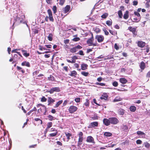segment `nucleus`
<instances>
[{
    "mask_svg": "<svg viewBox=\"0 0 150 150\" xmlns=\"http://www.w3.org/2000/svg\"><path fill=\"white\" fill-rule=\"evenodd\" d=\"M13 18L11 19V23H12L13 22V25L14 23L18 24L21 23L23 21V18L24 17L22 14H18L17 13L14 14V15H13Z\"/></svg>",
    "mask_w": 150,
    "mask_h": 150,
    "instance_id": "obj_1",
    "label": "nucleus"
},
{
    "mask_svg": "<svg viewBox=\"0 0 150 150\" xmlns=\"http://www.w3.org/2000/svg\"><path fill=\"white\" fill-rule=\"evenodd\" d=\"M94 38L93 37V35H92V37L89 39L87 41V43L89 45V46H96L97 45V42H93L94 41Z\"/></svg>",
    "mask_w": 150,
    "mask_h": 150,
    "instance_id": "obj_2",
    "label": "nucleus"
},
{
    "mask_svg": "<svg viewBox=\"0 0 150 150\" xmlns=\"http://www.w3.org/2000/svg\"><path fill=\"white\" fill-rule=\"evenodd\" d=\"M79 137V140L78 143V145L79 146L80 145L82 144V141L83 140V134L82 132H80L78 134Z\"/></svg>",
    "mask_w": 150,
    "mask_h": 150,
    "instance_id": "obj_3",
    "label": "nucleus"
},
{
    "mask_svg": "<svg viewBox=\"0 0 150 150\" xmlns=\"http://www.w3.org/2000/svg\"><path fill=\"white\" fill-rule=\"evenodd\" d=\"M82 47L80 46V45H77L72 48L70 49V52L72 53H75L80 49H82Z\"/></svg>",
    "mask_w": 150,
    "mask_h": 150,
    "instance_id": "obj_4",
    "label": "nucleus"
},
{
    "mask_svg": "<svg viewBox=\"0 0 150 150\" xmlns=\"http://www.w3.org/2000/svg\"><path fill=\"white\" fill-rule=\"evenodd\" d=\"M38 112L40 113L41 112H43V114L44 115H45L46 112L47 111L46 108L45 106L43 105L42 106L40 107L39 109L38 110Z\"/></svg>",
    "mask_w": 150,
    "mask_h": 150,
    "instance_id": "obj_5",
    "label": "nucleus"
},
{
    "mask_svg": "<svg viewBox=\"0 0 150 150\" xmlns=\"http://www.w3.org/2000/svg\"><path fill=\"white\" fill-rule=\"evenodd\" d=\"M109 118L110 124L116 125L119 122V120L116 117H111Z\"/></svg>",
    "mask_w": 150,
    "mask_h": 150,
    "instance_id": "obj_6",
    "label": "nucleus"
},
{
    "mask_svg": "<svg viewBox=\"0 0 150 150\" xmlns=\"http://www.w3.org/2000/svg\"><path fill=\"white\" fill-rule=\"evenodd\" d=\"M98 122H91L89 125L88 128L91 129L94 128L95 127H97L98 126Z\"/></svg>",
    "mask_w": 150,
    "mask_h": 150,
    "instance_id": "obj_7",
    "label": "nucleus"
},
{
    "mask_svg": "<svg viewBox=\"0 0 150 150\" xmlns=\"http://www.w3.org/2000/svg\"><path fill=\"white\" fill-rule=\"evenodd\" d=\"M60 91V90L59 87H55L51 88L48 92L50 93V94H52L54 92H59Z\"/></svg>",
    "mask_w": 150,
    "mask_h": 150,
    "instance_id": "obj_8",
    "label": "nucleus"
},
{
    "mask_svg": "<svg viewBox=\"0 0 150 150\" xmlns=\"http://www.w3.org/2000/svg\"><path fill=\"white\" fill-rule=\"evenodd\" d=\"M104 36L102 35H97L95 37V39L99 42H101L104 40Z\"/></svg>",
    "mask_w": 150,
    "mask_h": 150,
    "instance_id": "obj_9",
    "label": "nucleus"
},
{
    "mask_svg": "<svg viewBox=\"0 0 150 150\" xmlns=\"http://www.w3.org/2000/svg\"><path fill=\"white\" fill-rule=\"evenodd\" d=\"M47 13L49 15V18L50 21L52 22L54 21V19L52 16V12L50 9L47 10Z\"/></svg>",
    "mask_w": 150,
    "mask_h": 150,
    "instance_id": "obj_10",
    "label": "nucleus"
},
{
    "mask_svg": "<svg viewBox=\"0 0 150 150\" xmlns=\"http://www.w3.org/2000/svg\"><path fill=\"white\" fill-rule=\"evenodd\" d=\"M77 109V108L74 106H71L68 109V110L70 113H73L76 111Z\"/></svg>",
    "mask_w": 150,
    "mask_h": 150,
    "instance_id": "obj_11",
    "label": "nucleus"
},
{
    "mask_svg": "<svg viewBox=\"0 0 150 150\" xmlns=\"http://www.w3.org/2000/svg\"><path fill=\"white\" fill-rule=\"evenodd\" d=\"M103 124L106 126L109 125L110 124V118L109 119L104 118L103 120Z\"/></svg>",
    "mask_w": 150,
    "mask_h": 150,
    "instance_id": "obj_12",
    "label": "nucleus"
},
{
    "mask_svg": "<svg viewBox=\"0 0 150 150\" xmlns=\"http://www.w3.org/2000/svg\"><path fill=\"white\" fill-rule=\"evenodd\" d=\"M70 6L69 5H67L63 9L64 12L65 13H68L70 11Z\"/></svg>",
    "mask_w": 150,
    "mask_h": 150,
    "instance_id": "obj_13",
    "label": "nucleus"
},
{
    "mask_svg": "<svg viewBox=\"0 0 150 150\" xmlns=\"http://www.w3.org/2000/svg\"><path fill=\"white\" fill-rule=\"evenodd\" d=\"M128 29L130 31L132 32L133 34L135 35H137L136 32V28H134L131 26H129L128 28Z\"/></svg>",
    "mask_w": 150,
    "mask_h": 150,
    "instance_id": "obj_14",
    "label": "nucleus"
},
{
    "mask_svg": "<svg viewBox=\"0 0 150 150\" xmlns=\"http://www.w3.org/2000/svg\"><path fill=\"white\" fill-rule=\"evenodd\" d=\"M137 45L139 47L141 48L144 47L146 45V43L142 41H138L137 42Z\"/></svg>",
    "mask_w": 150,
    "mask_h": 150,
    "instance_id": "obj_15",
    "label": "nucleus"
},
{
    "mask_svg": "<svg viewBox=\"0 0 150 150\" xmlns=\"http://www.w3.org/2000/svg\"><path fill=\"white\" fill-rule=\"evenodd\" d=\"M86 141L87 142L93 143L94 139L91 136H88L87 138Z\"/></svg>",
    "mask_w": 150,
    "mask_h": 150,
    "instance_id": "obj_16",
    "label": "nucleus"
},
{
    "mask_svg": "<svg viewBox=\"0 0 150 150\" xmlns=\"http://www.w3.org/2000/svg\"><path fill=\"white\" fill-rule=\"evenodd\" d=\"M47 101L48 102V105H50L51 103H53L55 102V100L52 98L51 97H49L48 98Z\"/></svg>",
    "mask_w": 150,
    "mask_h": 150,
    "instance_id": "obj_17",
    "label": "nucleus"
},
{
    "mask_svg": "<svg viewBox=\"0 0 150 150\" xmlns=\"http://www.w3.org/2000/svg\"><path fill=\"white\" fill-rule=\"evenodd\" d=\"M22 52L23 53V55L26 57H27L29 56L30 54L29 53H27V51L24 50H21Z\"/></svg>",
    "mask_w": 150,
    "mask_h": 150,
    "instance_id": "obj_18",
    "label": "nucleus"
},
{
    "mask_svg": "<svg viewBox=\"0 0 150 150\" xmlns=\"http://www.w3.org/2000/svg\"><path fill=\"white\" fill-rule=\"evenodd\" d=\"M108 96L106 93H103L100 97V98L101 100L106 99L107 98Z\"/></svg>",
    "mask_w": 150,
    "mask_h": 150,
    "instance_id": "obj_19",
    "label": "nucleus"
},
{
    "mask_svg": "<svg viewBox=\"0 0 150 150\" xmlns=\"http://www.w3.org/2000/svg\"><path fill=\"white\" fill-rule=\"evenodd\" d=\"M125 111L124 110L120 108L118 110V113L119 115H122L124 114Z\"/></svg>",
    "mask_w": 150,
    "mask_h": 150,
    "instance_id": "obj_20",
    "label": "nucleus"
},
{
    "mask_svg": "<svg viewBox=\"0 0 150 150\" xmlns=\"http://www.w3.org/2000/svg\"><path fill=\"white\" fill-rule=\"evenodd\" d=\"M137 134L139 135H141V136L142 138H144L145 137V134L143 132L140 131H137Z\"/></svg>",
    "mask_w": 150,
    "mask_h": 150,
    "instance_id": "obj_21",
    "label": "nucleus"
},
{
    "mask_svg": "<svg viewBox=\"0 0 150 150\" xmlns=\"http://www.w3.org/2000/svg\"><path fill=\"white\" fill-rule=\"evenodd\" d=\"M21 65L23 66H26L28 67H30V63L26 61H24L22 63Z\"/></svg>",
    "mask_w": 150,
    "mask_h": 150,
    "instance_id": "obj_22",
    "label": "nucleus"
},
{
    "mask_svg": "<svg viewBox=\"0 0 150 150\" xmlns=\"http://www.w3.org/2000/svg\"><path fill=\"white\" fill-rule=\"evenodd\" d=\"M120 83L122 84H125L126 83L127 81V80L125 78H121L120 79Z\"/></svg>",
    "mask_w": 150,
    "mask_h": 150,
    "instance_id": "obj_23",
    "label": "nucleus"
},
{
    "mask_svg": "<svg viewBox=\"0 0 150 150\" xmlns=\"http://www.w3.org/2000/svg\"><path fill=\"white\" fill-rule=\"evenodd\" d=\"M81 69L82 70H84L87 69L88 65L85 64H82L81 65Z\"/></svg>",
    "mask_w": 150,
    "mask_h": 150,
    "instance_id": "obj_24",
    "label": "nucleus"
},
{
    "mask_svg": "<svg viewBox=\"0 0 150 150\" xmlns=\"http://www.w3.org/2000/svg\"><path fill=\"white\" fill-rule=\"evenodd\" d=\"M78 147L76 148L74 145H72L70 147V148L71 150H79L80 148V146H79L78 145Z\"/></svg>",
    "mask_w": 150,
    "mask_h": 150,
    "instance_id": "obj_25",
    "label": "nucleus"
},
{
    "mask_svg": "<svg viewBox=\"0 0 150 150\" xmlns=\"http://www.w3.org/2000/svg\"><path fill=\"white\" fill-rule=\"evenodd\" d=\"M129 11H126L124 15L123 18L125 19H127L129 17Z\"/></svg>",
    "mask_w": 150,
    "mask_h": 150,
    "instance_id": "obj_26",
    "label": "nucleus"
},
{
    "mask_svg": "<svg viewBox=\"0 0 150 150\" xmlns=\"http://www.w3.org/2000/svg\"><path fill=\"white\" fill-rule=\"evenodd\" d=\"M77 74V73L74 70L71 71V72L70 74H69V75L71 76L75 77Z\"/></svg>",
    "mask_w": 150,
    "mask_h": 150,
    "instance_id": "obj_27",
    "label": "nucleus"
},
{
    "mask_svg": "<svg viewBox=\"0 0 150 150\" xmlns=\"http://www.w3.org/2000/svg\"><path fill=\"white\" fill-rule=\"evenodd\" d=\"M140 68L142 70H144L145 68V64L144 62L142 61L141 62L140 65Z\"/></svg>",
    "mask_w": 150,
    "mask_h": 150,
    "instance_id": "obj_28",
    "label": "nucleus"
},
{
    "mask_svg": "<svg viewBox=\"0 0 150 150\" xmlns=\"http://www.w3.org/2000/svg\"><path fill=\"white\" fill-rule=\"evenodd\" d=\"M122 100V98L119 97L117 96L115 97L113 100L114 102H117L121 101Z\"/></svg>",
    "mask_w": 150,
    "mask_h": 150,
    "instance_id": "obj_29",
    "label": "nucleus"
},
{
    "mask_svg": "<svg viewBox=\"0 0 150 150\" xmlns=\"http://www.w3.org/2000/svg\"><path fill=\"white\" fill-rule=\"evenodd\" d=\"M57 132H58L57 131H55V132H53L52 133L50 134L49 135V136L50 137H54L57 135Z\"/></svg>",
    "mask_w": 150,
    "mask_h": 150,
    "instance_id": "obj_30",
    "label": "nucleus"
},
{
    "mask_svg": "<svg viewBox=\"0 0 150 150\" xmlns=\"http://www.w3.org/2000/svg\"><path fill=\"white\" fill-rule=\"evenodd\" d=\"M136 107L133 105L131 106L129 108L130 110L132 112H134L136 110Z\"/></svg>",
    "mask_w": 150,
    "mask_h": 150,
    "instance_id": "obj_31",
    "label": "nucleus"
},
{
    "mask_svg": "<svg viewBox=\"0 0 150 150\" xmlns=\"http://www.w3.org/2000/svg\"><path fill=\"white\" fill-rule=\"evenodd\" d=\"M63 102L62 100H60L56 104L54 108H56L58 107L60 104H61Z\"/></svg>",
    "mask_w": 150,
    "mask_h": 150,
    "instance_id": "obj_32",
    "label": "nucleus"
},
{
    "mask_svg": "<svg viewBox=\"0 0 150 150\" xmlns=\"http://www.w3.org/2000/svg\"><path fill=\"white\" fill-rule=\"evenodd\" d=\"M52 125V122H49L48 123L47 125V127L46 129L47 131H48L49 129L50 128Z\"/></svg>",
    "mask_w": 150,
    "mask_h": 150,
    "instance_id": "obj_33",
    "label": "nucleus"
},
{
    "mask_svg": "<svg viewBox=\"0 0 150 150\" xmlns=\"http://www.w3.org/2000/svg\"><path fill=\"white\" fill-rule=\"evenodd\" d=\"M106 23L108 26H110L112 24V21L111 19L106 21Z\"/></svg>",
    "mask_w": 150,
    "mask_h": 150,
    "instance_id": "obj_34",
    "label": "nucleus"
},
{
    "mask_svg": "<svg viewBox=\"0 0 150 150\" xmlns=\"http://www.w3.org/2000/svg\"><path fill=\"white\" fill-rule=\"evenodd\" d=\"M104 135L106 137H110L112 135V134L109 132H106L104 133Z\"/></svg>",
    "mask_w": 150,
    "mask_h": 150,
    "instance_id": "obj_35",
    "label": "nucleus"
},
{
    "mask_svg": "<svg viewBox=\"0 0 150 150\" xmlns=\"http://www.w3.org/2000/svg\"><path fill=\"white\" fill-rule=\"evenodd\" d=\"M81 73L82 75L85 76H88L89 75L88 72H85L83 71L81 72Z\"/></svg>",
    "mask_w": 150,
    "mask_h": 150,
    "instance_id": "obj_36",
    "label": "nucleus"
},
{
    "mask_svg": "<svg viewBox=\"0 0 150 150\" xmlns=\"http://www.w3.org/2000/svg\"><path fill=\"white\" fill-rule=\"evenodd\" d=\"M17 68L18 70L19 71H21L22 73L23 74L25 72V71L22 68L19 66L17 67Z\"/></svg>",
    "mask_w": 150,
    "mask_h": 150,
    "instance_id": "obj_37",
    "label": "nucleus"
},
{
    "mask_svg": "<svg viewBox=\"0 0 150 150\" xmlns=\"http://www.w3.org/2000/svg\"><path fill=\"white\" fill-rule=\"evenodd\" d=\"M108 13H105L101 16V17L105 19L108 16Z\"/></svg>",
    "mask_w": 150,
    "mask_h": 150,
    "instance_id": "obj_38",
    "label": "nucleus"
},
{
    "mask_svg": "<svg viewBox=\"0 0 150 150\" xmlns=\"http://www.w3.org/2000/svg\"><path fill=\"white\" fill-rule=\"evenodd\" d=\"M109 31L110 33L113 35H117V32L116 31L109 30Z\"/></svg>",
    "mask_w": 150,
    "mask_h": 150,
    "instance_id": "obj_39",
    "label": "nucleus"
},
{
    "mask_svg": "<svg viewBox=\"0 0 150 150\" xmlns=\"http://www.w3.org/2000/svg\"><path fill=\"white\" fill-rule=\"evenodd\" d=\"M53 35L52 34H50L48 37V39L49 41H51L52 40Z\"/></svg>",
    "mask_w": 150,
    "mask_h": 150,
    "instance_id": "obj_40",
    "label": "nucleus"
},
{
    "mask_svg": "<svg viewBox=\"0 0 150 150\" xmlns=\"http://www.w3.org/2000/svg\"><path fill=\"white\" fill-rule=\"evenodd\" d=\"M80 39L79 37H75L72 39V41L74 42H77L80 40Z\"/></svg>",
    "mask_w": 150,
    "mask_h": 150,
    "instance_id": "obj_41",
    "label": "nucleus"
},
{
    "mask_svg": "<svg viewBox=\"0 0 150 150\" xmlns=\"http://www.w3.org/2000/svg\"><path fill=\"white\" fill-rule=\"evenodd\" d=\"M67 139L69 140L70 139V137L71 135V134L69 133L66 132L65 133Z\"/></svg>",
    "mask_w": 150,
    "mask_h": 150,
    "instance_id": "obj_42",
    "label": "nucleus"
},
{
    "mask_svg": "<svg viewBox=\"0 0 150 150\" xmlns=\"http://www.w3.org/2000/svg\"><path fill=\"white\" fill-rule=\"evenodd\" d=\"M118 15L120 18H122V13L121 10L119 11L118 12Z\"/></svg>",
    "mask_w": 150,
    "mask_h": 150,
    "instance_id": "obj_43",
    "label": "nucleus"
},
{
    "mask_svg": "<svg viewBox=\"0 0 150 150\" xmlns=\"http://www.w3.org/2000/svg\"><path fill=\"white\" fill-rule=\"evenodd\" d=\"M57 8L56 6H54L52 8V10L53 11V13L55 14L57 11Z\"/></svg>",
    "mask_w": 150,
    "mask_h": 150,
    "instance_id": "obj_44",
    "label": "nucleus"
},
{
    "mask_svg": "<svg viewBox=\"0 0 150 150\" xmlns=\"http://www.w3.org/2000/svg\"><path fill=\"white\" fill-rule=\"evenodd\" d=\"M47 99L44 96H42L41 98V101L42 102H45L47 101Z\"/></svg>",
    "mask_w": 150,
    "mask_h": 150,
    "instance_id": "obj_45",
    "label": "nucleus"
},
{
    "mask_svg": "<svg viewBox=\"0 0 150 150\" xmlns=\"http://www.w3.org/2000/svg\"><path fill=\"white\" fill-rule=\"evenodd\" d=\"M34 120L35 121H39L40 122V124L41 125L42 124V121L39 118H35L34 119Z\"/></svg>",
    "mask_w": 150,
    "mask_h": 150,
    "instance_id": "obj_46",
    "label": "nucleus"
},
{
    "mask_svg": "<svg viewBox=\"0 0 150 150\" xmlns=\"http://www.w3.org/2000/svg\"><path fill=\"white\" fill-rule=\"evenodd\" d=\"M144 146H145V147H146V148L149 147L150 146L149 144V143H148L147 142H144Z\"/></svg>",
    "mask_w": 150,
    "mask_h": 150,
    "instance_id": "obj_47",
    "label": "nucleus"
},
{
    "mask_svg": "<svg viewBox=\"0 0 150 150\" xmlns=\"http://www.w3.org/2000/svg\"><path fill=\"white\" fill-rule=\"evenodd\" d=\"M89 101L88 100L86 99V102L84 103V105L86 106H88L89 105Z\"/></svg>",
    "mask_w": 150,
    "mask_h": 150,
    "instance_id": "obj_48",
    "label": "nucleus"
},
{
    "mask_svg": "<svg viewBox=\"0 0 150 150\" xmlns=\"http://www.w3.org/2000/svg\"><path fill=\"white\" fill-rule=\"evenodd\" d=\"M134 14L135 15L137 16L138 17H139V18H141L140 14L137 12L135 11L134 12Z\"/></svg>",
    "mask_w": 150,
    "mask_h": 150,
    "instance_id": "obj_49",
    "label": "nucleus"
},
{
    "mask_svg": "<svg viewBox=\"0 0 150 150\" xmlns=\"http://www.w3.org/2000/svg\"><path fill=\"white\" fill-rule=\"evenodd\" d=\"M112 85L114 86L117 87L118 86V83L117 81H115L113 82Z\"/></svg>",
    "mask_w": 150,
    "mask_h": 150,
    "instance_id": "obj_50",
    "label": "nucleus"
},
{
    "mask_svg": "<svg viewBox=\"0 0 150 150\" xmlns=\"http://www.w3.org/2000/svg\"><path fill=\"white\" fill-rule=\"evenodd\" d=\"M114 47L115 49L117 50H118L119 49V47L117 43L115 44L114 45Z\"/></svg>",
    "mask_w": 150,
    "mask_h": 150,
    "instance_id": "obj_51",
    "label": "nucleus"
},
{
    "mask_svg": "<svg viewBox=\"0 0 150 150\" xmlns=\"http://www.w3.org/2000/svg\"><path fill=\"white\" fill-rule=\"evenodd\" d=\"M103 31L104 32L105 34L106 35H108L109 34V32L106 29H103Z\"/></svg>",
    "mask_w": 150,
    "mask_h": 150,
    "instance_id": "obj_52",
    "label": "nucleus"
},
{
    "mask_svg": "<svg viewBox=\"0 0 150 150\" xmlns=\"http://www.w3.org/2000/svg\"><path fill=\"white\" fill-rule=\"evenodd\" d=\"M141 18H139L138 19L136 18H134L133 19L134 20V22H138L139 21Z\"/></svg>",
    "mask_w": 150,
    "mask_h": 150,
    "instance_id": "obj_53",
    "label": "nucleus"
},
{
    "mask_svg": "<svg viewBox=\"0 0 150 150\" xmlns=\"http://www.w3.org/2000/svg\"><path fill=\"white\" fill-rule=\"evenodd\" d=\"M39 49L42 51V50H46L47 49L45 47H42V46H39Z\"/></svg>",
    "mask_w": 150,
    "mask_h": 150,
    "instance_id": "obj_54",
    "label": "nucleus"
},
{
    "mask_svg": "<svg viewBox=\"0 0 150 150\" xmlns=\"http://www.w3.org/2000/svg\"><path fill=\"white\" fill-rule=\"evenodd\" d=\"M48 117L50 120H53L54 117L51 115H49L48 116Z\"/></svg>",
    "mask_w": 150,
    "mask_h": 150,
    "instance_id": "obj_55",
    "label": "nucleus"
},
{
    "mask_svg": "<svg viewBox=\"0 0 150 150\" xmlns=\"http://www.w3.org/2000/svg\"><path fill=\"white\" fill-rule=\"evenodd\" d=\"M65 2V0H59V4L62 5H63Z\"/></svg>",
    "mask_w": 150,
    "mask_h": 150,
    "instance_id": "obj_56",
    "label": "nucleus"
},
{
    "mask_svg": "<svg viewBox=\"0 0 150 150\" xmlns=\"http://www.w3.org/2000/svg\"><path fill=\"white\" fill-rule=\"evenodd\" d=\"M142 143V141L139 139L137 140L136 141V143L137 144H141Z\"/></svg>",
    "mask_w": 150,
    "mask_h": 150,
    "instance_id": "obj_57",
    "label": "nucleus"
},
{
    "mask_svg": "<svg viewBox=\"0 0 150 150\" xmlns=\"http://www.w3.org/2000/svg\"><path fill=\"white\" fill-rule=\"evenodd\" d=\"M138 3L137 1L134 0L133 2V4L134 6H136L137 5Z\"/></svg>",
    "mask_w": 150,
    "mask_h": 150,
    "instance_id": "obj_58",
    "label": "nucleus"
},
{
    "mask_svg": "<svg viewBox=\"0 0 150 150\" xmlns=\"http://www.w3.org/2000/svg\"><path fill=\"white\" fill-rule=\"evenodd\" d=\"M75 101L76 103H79L80 102V98H77L75 99Z\"/></svg>",
    "mask_w": 150,
    "mask_h": 150,
    "instance_id": "obj_59",
    "label": "nucleus"
},
{
    "mask_svg": "<svg viewBox=\"0 0 150 150\" xmlns=\"http://www.w3.org/2000/svg\"><path fill=\"white\" fill-rule=\"evenodd\" d=\"M46 2L48 4H52V0H46Z\"/></svg>",
    "mask_w": 150,
    "mask_h": 150,
    "instance_id": "obj_60",
    "label": "nucleus"
},
{
    "mask_svg": "<svg viewBox=\"0 0 150 150\" xmlns=\"http://www.w3.org/2000/svg\"><path fill=\"white\" fill-rule=\"evenodd\" d=\"M78 53L81 55L83 56L84 55L83 52L82 50L79 51Z\"/></svg>",
    "mask_w": 150,
    "mask_h": 150,
    "instance_id": "obj_61",
    "label": "nucleus"
},
{
    "mask_svg": "<svg viewBox=\"0 0 150 150\" xmlns=\"http://www.w3.org/2000/svg\"><path fill=\"white\" fill-rule=\"evenodd\" d=\"M95 31L96 33H98L100 31V29L98 28H96Z\"/></svg>",
    "mask_w": 150,
    "mask_h": 150,
    "instance_id": "obj_62",
    "label": "nucleus"
},
{
    "mask_svg": "<svg viewBox=\"0 0 150 150\" xmlns=\"http://www.w3.org/2000/svg\"><path fill=\"white\" fill-rule=\"evenodd\" d=\"M69 39H66L64 40V42L65 44H67L69 42Z\"/></svg>",
    "mask_w": 150,
    "mask_h": 150,
    "instance_id": "obj_63",
    "label": "nucleus"
},
{
    "mask_svg": "<svg viewBox=\"0 0 150 150\" xmlns=\"http://www.w3.org/2000/svg\"><path fill=\"white\" fill-rule=\"evenodd\" d=\"M147 77H150V71H149L146 75Z\"/></svg>",
    "mask_w": 150,
    "mask_h": 150,
    "instance_id": "obj_64",
    "label": "nucleus"
}]
</instances>
